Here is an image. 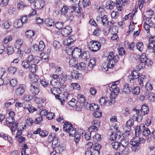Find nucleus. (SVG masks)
I'll list each match as a JSON object with an SVG mask.
<instances>
[{
  "label": "nucleus",
  "mask_w": 155,
  "mask_h": 155,
  "mask_svg": "<svg viewBox=\"0 0 155 155\" xmlns=\"http://www.w3.org/2000/svg\"><path fill=\"white\" fill-rule=\"evenodd\" d=\"M41 59L40 57L36 55L30 54L27 58L28 62L30 63H33L37 64Z\"/></svg>",
  "instance_id": "obj_9"
},
{
  "label": "nucleus",
  "mask_w": 155,
  "mask_h": 155,
  "mask_svg": "<svg viewBox=\"0 0 155 155\" xmlns=\"http://www.w3.org/2000/svg\"><path fill=\"white\" fill-rule=\"evenodd\" d=\"M129 144L128 139L124 138L120 141V147H128Z\"/></svg>",
  "instance_id": "obj_27"
},
{
  "label": "nucleus",
  "mask_w": 155,
  "mask_h": 155,
  "mask_svg": "<svg viewBox=\"0 0 155 155\" xmlns=\"http://www.w3.org/2000/svg\"><path fill=\"white\" fill-rule=\"evenodd\" d=\"M73 51V53L72 54V56L76 58H79L81 55V49L76 47L74 48Z\"/></svg>",
  "instance_id": "obj_17"
},
{
  "label": "nucleus",
  "mask_w": 155,
  "mask_h": 155,
  "mask_svg": "<svg viewBox=\"0 0 155 155\" xmlns=\"http://www.w3.org/2000/svg\"><path fill=\"white\" fill-rule=\"evenodd\" d=\"M110 85L111 86L110 88V90L111 91L110 97L111 98H115L120 91L119 88L116 85H112L111 84H108L109 87Z\"/></svg>",
  "instance_id": "obj_7"
},
{
  "label": "nucleus",
  "mask_w": 155,
  "mask_h": 155,
  "mask_svg": "<svg viewBox=\"0 0 155 155\" xmlns=\"http://www.w3.org/2000/svg\"><path fill=\"white\" fill-rule=\"evenodd\" d=\"M140 92V88L138 87H136L133 88L132 92L134 94L137 95Z\"/></svg>",
  "instance_id": "obj_60"
},
{
  "label": "nucleus",
  "mask_w": 155,
  "mask_h": 155,
  "mask_svg": "<svg viewBox=\"0 0 155 155\" xmlns=\"http://www.w3.org/2000/svg\"><path fill=\"white\" fill-rule=\"evenodd\" d=\"M141 128L143 135L145 136H148L151 134V132L149 129L146 127L145 125H141Z\"/></svg>",
  "instance_id": "obj_16"
},
{
  "label": "nucleus",
  "mask_w": 155,
  "mask_h": 155,
  "mask_svg": "<svg viewBox=\"0 0 155 155\" xmlns=\"http://www.w3.org/2000/svg\"><path fill=\"white\" fill-rule=\"evenodd\" d=\"M90 109L91 111H96L99 109L97 105L94 104H92L90 105Z\"/></svg>",
  "instance_id": "obj_59"
},
{
  "label": "nucleus",
  "mask_w": 155,
  "mask_h": 155,
  "mask_svg": "<svg viewBox=\"0 0 155 155\" xmlns=\"http://www.w3.org/2000/svg\"><path fill=\"white\" fill-rule=\"evenodd\" d=\"M134 110L135 111L136 113L132 116V119L131 120H133L134 122V121H136L138 122L141 121L143 117L141 115L139 114L140 112V110L137 109H134Z\"/></svg>",
  "instance_id": "obj_12"
},
{
  "label": "nucleus",
  "mask_w": 155,
  "mask_h": 155,
  "mask_svg": "<svg viewBox=\"0 0 155 155\" xmlns=\"http://www.w3.org/2000/svg\"><path fill=\"white\" fill-rule=\"evenodd\" d=\"M114 2L111 1H109L107 2L106 7L108 10L112 9L115 5Z\"/></svg>",
  "instance_id": "obj_23"
},
{
  "label": "nucleus",
  "mask_w": 155,
  "mask_h": 155,
  "mask_svg": "<svg viewBox=\"0 0 155 155\" xmlns=\"http://www.w3.org/2000/svg\"><path fill=\"white\" fill-rule=\"evenodd\" d=\"M122 91L124 93L127 94L130 93V90L128 84H125L123 85Z\"/></svg>",
  "instance_id": "obj_30"
},
{
  "label": "nucleus",
  "mask_w": 155,
  "mask_h": 155,
  "mask_svg": "<svg viewBox=\"0 0 155 155\" xmlns=\"http://www.w3.org/2000/svg\"><path fill=\"white\" fill-rule=\"evenodd\" d=\"M76 38L74 35H70L64 39L63 43L64 45L68 46V45L73 46V43L76 41Z\"/></svg>",
  "instance_id": "obj_8"
},
{
  "label": "nucleus",
  "mask_w": 155,
  "mask_h": 155,
  "mask_svg": "<svg viewBox=\"0 0 155 155\" xmlns=\"http://www.w3.org/2000/svg\"><path fill=\"white\" fill-rule=\"evenodd\" d=\"M15 121L14 118L11 117H8L6 118V124L8 127L10 126L11 124L14 123Z\"/></svg>",
  "instance_id": "obj_38"
},
{
  "label": "nucleus",
  "mask_w": 155,
  "mask_h": 155,
  "mask_svg": "<svg viewBox=\"0 0 155 155\" xmlns=\"http://www.w3.org/2000/svg\"><path fill=\"white\" fill-rule=\"evenodd\" d=\"M145 140L143 137H136L132 139L130 143V144L132 145L133 147L132 149L134 150H138L140 148L139 144L144 143Z\"/></svg>",
  "instance_id": "obj_2"
},
{
  "label": "nucleus",
  "mask_w": 155,
  "mask_h": 155,
  "mask_svg": "<svg viewBox=\"0 0 155 155\" xmlns=\"http://www.w3.org/2000/svg\"><path fill=\"white\" fill-rule=\"evenodd\" d=\"M96 61L94 58L90 59L88 65V68L92 69L95 65Z\"/></svg>",
  "instance_id": "obj_32"
},
{
  "label": "nucleus",
  "mask_w": 155,
  "mask_h": 155,
  "mask_svg": "<svg viewBox=\"0 0 155 155\" xmlns=\"http://www.w3.org/2000/svg\"><path fill=\"white\" fill-rule=\"evenodd\" d=\"M14 52V48L12 46H8L6 48V53L8 54H11Z\"/></svg>",
  "instance_id": "obj_55"
},
{
  "label": "nucleus",
  "mask_w": 155,
  "mask_h": 155,
  "mask_svg": "<svg viewBox=\"0 0 155 155\" xmlns=\"http://www.w3.org/2000/svg\"><path fill=\"white\" fill-rule=\"evenodd\" d=\"M140 75L139 72L138 71L134 70L132 71L131 75L128 77L127 81L128 82L134 85L137 81V78H139Z\"/></svg>",
  "instance_id": "obj_4"
},
{
  "label": "nucleus",
  "mask_w": 155,
  "mask_h": 155,
  "mask_svg": "<svg viewBox=\"0 0 155 155\" xmlns=\"http://www.w3.org/2000/svg\"><path fill=\"white\" fill-rule=\"evenodd\" d=\"M111 144L113 148L115 150H117L119 148V149H120V143L119 142L116 141L113 142Z\"/></svg>",
  "instance_id": "obj_48"
},
{
  "label": "nucleus",
  "mask_w": 155,
  "mask_h": 155,
  "mask_svg": "<svg viewBox=\"0 0 155 155\" xmlns=\"http://www.w3.org/2000/svg\"><path fill=\"white\" fill-rule=\"evenodd\" d=\"M118 129V125L115 123H114L110 126V132L113 133H116L117 132H119Z\"/></svg>",
  "instance_id": "obj_19"
},
{
  "label": "nucleus",
  "mask_w": 155,
  "mask_h": 155,
  "mask_svg": "<svg viewBox=\"0 0 155 155\" xmlns=\"http://www.w3.org/2000/svg\"><path fill=\"white\" fill-rule=\"evenodd\" d=\"M74 48V46H71L70 45H68V46H67L66 48L67 53L69 55H72Z\"/></svg>",
  "instance_id": "obj_25"
},
{
  "label": "nucleus",
  "mask_w": 155,
  "mask_h": 155,
  "mask_svg": "<svg viewBox=\"0 0 155 155\" xmlns=\"http://www.w3.org/2000/svg\"><path fill=\"white\" fill-rule=\"evenodd\" d=\"M78 101L81 103H83L85 101V97L84 96L81 94H78L77 96Z\"/></svg>",
  "instance_id": "obj_37"
},
{
  "label": "nucleus",
  "mask_w": 155,
  "mask_h": 155,
  "mask_svg": "<svg viewBox=\"0 0 155 155\" xmlns=\"http://www.w3.org/2000/svg\"><path fill=\"white\" fill-rule=\"evenodd\" d=\"M149 97L150 99V101L152 102L155 101V93L151 92L150 93Z\"/></svg>",
  "instance_id": "obj_64"
},
{
  "label": "nucleus",
  "mask_w": 155,
  "mask_h": 155,
  "mask_svg": "<svg viewBox=\"0 0 155 155\" xmlns=\"http://www.w3.org/2000/svg\"><path fill=\"white\" fill-rule=\"evenodd\" d=\"M69 64L70 67H75L77 65L78 62L74 58H72L70 60Z\"/></svg>",
  "instance_id": "obj_31"
},
{
  "label": "nucleus",
  "mask_w": 155,
  "mask_h": 155,
  "mask_svg": "<svg viewBox=\"0 0 155 155\" xmlns=\"http://www.w3.org/2000/svg\"><path fill=\"white\" fill-rule=\"evenodd\" d=\"M72 29L71 27L69 26H66L61 31L62 35L64 36H68L71 32Z\"/></svg>",
  "instance_id": "obj_14"
},
{
  "label": "nucleus",
  "mask_w": 155,
  "mask_h": 155,
  "mask_svg": "<svg viewBox=\"0 0 155 155\" xmlns=\"http://www.w3.org/2000/svg\"><path fill=\"white\" fill-rule=\"evenodd\" d=\"M12 39V36H8L5 38L3 41L5 44H7L11 41Z\"/></svg>",
  "instance_id": "obj_63"
},
{
  "label": "nucleus",
  "mask_w": 155,
  "mask_h": 155,
  "mask_svg": "<svg viewBox=\"0 0 155 155\" xmlns=\"http://www.w3.org/2000/svg\"><path fill=\"white\" fill-rule=\"evenodd\" d=\"M102 114V112L98 109V110L95 111L93 114L96 118H99L101 116Z\"/></svg>",
  "instance_id": "obj_51"
},
{
  "label": "nucleus",
  "mask_w": 155,
  "mask_h": 155,
  "mask_svg": "<svg viewBox=\"0 0 155 155\" xmlns=\"http://www.w3.org/2000/svg\"><path fill=\"white\" fill-rule=\"evenodd\" d=\"M55 26L59 30L63 27L64 23L61 21H58L55 23Z\"/></svg>",
  "instance_id": "obj_58"
},
{
  "label": "nucleus",
  "mask_w": 155,
  "mask_h": 155,
  "mask_svg": "<svg viewBox=\"0 0 155 155\" xmlns=\"http://www.w3.org/2000/svg\"><path fill=\"white\" fill-rule=\"evenodd\" d=\"M34 35V32L31 30L27 31L25 33V35L28 38H31Z\"/></svg>",
  "instance_id": "obj_40"
},
{
  "label": "nucleus",
  "mask_w": 155,
  "mask_h": 155,
  "mask_svg": "<svg viewBox=\"0 0 155 155\" xmlns=\"http://www.w3.org/2000/svg\"><path fill=\"white\" fill-rule=\"evenodd\" d=\"M30 63L29 62H28V60L27 59L22 61L21 65L24 69H27L30 66Z\"/></svg>",
  "instance_id": "obj_28"
},
{
  "label": "nucleus",
  "mask_w": 155,
  "mask_h": 155,
  "mask_svg": "<svg viewBox=\"0 0 155 155\" xmlns=\"http://www.w3.org/2000/svg\"><path fill=\"white\" fill-rule=\"evenodd\" d=\"M74 136V141L76 143H78L81 138V134H79V132H75V134H73V136Z\"/></svg>",
  "instance_id": "obj_42"
},
{
  "label": "nucleus",
  "mask_w": 155,
  "mask_h": 155,
  "mask_svg": "<svg viewBox=\"0 0 155 155\" xmlns=\"http://www.w3.org/2000/svg\"><path fill=\"white\" fill-rule=\"evenodd\" d=\"M145 89L147 91L153 89L152 82L150 81H148L147 82L145 85Z\"/></svg>",
  "instance_id": "obj_49"
},
{
  "label": "nucleus",
  "mask_w": 155,
  "mask_h": 155,
  "mask_svg": "<svg viewBox=\"0 0 155 155\" xmlns=\"http://www.w3.org/2000/svg\"><path fill=\"white\" fill-rule=\"evenodd\" d=\"M119 150L121 153L124 155H127L129 153V147H120Z\"/></svg>",
  "instance_id": "obj_22"
},
{
  "label": "nucleus",
  "mask_w": 155,
  "mask_h": 155,
  "mask_svg": "<svg viewBox=\"0 0 155 155\" xmlns=\"http://www.w3.org/2000/svg\"><path fill=\"white\" fill-rule=\"evenodd\" d=\"M107 97H101L99 100V102L101 106L105 105L106 103L108 102L107 100Z\"/></svg>",
  "instance_id": "obj_39"
},
{
  "label": "nucleus",
  "mask_w": 155,
  "mask_h": 155,
  "mask_svg": "<svg viewBox=\"0 0 155 155\" xmlns=\"http://www.w3.org/2000/svg\"><path fill=\"white\" fill-rule=\"evenodd\" d=\"M35 101H36L37 103H38L40 104H44L45 101V99L41 97H36L35 99Z\"/></svg>",
  "instance_id": "obj_56"
},
{
  "label": "nucleus",
  "mask_w": 155,
  "mask_h": 155,
  "mask_svg": "<svg viewBox=\"0 0 155 155\" xmlns=\"http://www.w3.org/2000/svg\"><path fill=\"white\" fill-rule=\"evenodd\" d=\"M77 68L78 70H83L85 69L86 65L84 62L80 63L78 65L77 64Z\"/></svg>",
  "instance_id": "obj_54"
},
{
  "label": "nucleus",
  "mask_w": 155,
  "mask_h": 155,
  "mask_svg": "<svg viewBox=\"0 0 155 155\" xmlns=\"http://www.w3.org/2000/svg\"><path fill=\"white\" fill-rule=\"evenodd\" d=\"M36 64H30V66L28 68L30 71L32 73H34L36 72Z\"/></svg>",
  "instance_id": "obj_46"
},
{
  "label": "nucleus",
  "mask_w": 155,
  "mask_h": 155,
  "mask_svg": "<svg viewBox=\"0 0 155 155\" xmlns=\"http://www.w3.org/2000/svg\"><path fill=\"white\" fill-rule=\"evenodd\" d=\"M30 78V81L33 83H36L38 80V76L37 75L34 74L31 75Z\"/></svg>",
  "instance_id": "obj_43"
},
{
  "label": "nucleus",
  "mask_w": 155,
  "mask_h": 155,
  "mask_svg": "<svg viewBox=\"0 0 155 155\" xmlns=\"http://www.w3.org/2000/svg\"><path fill=\"white\" fill-rule=\"evenodd\" d=\"M23 23L21 21L20 19H16L13 25L14 27L16 28L21 27L23 25Z\"/></svg>",
  "instance_id": "obj_34"
},
{
  "label": "nucleus",
  "mask_w": 155,
  "mask_h": 155,
  "mask_svg": "<svg viewBox=\"0 0 155 155\" xmlns=\"http://www.w3.org/2000/svg\"><path fill=\"white\" fill-rule=\"evenodd\" d=\"M61 87H54L51 89L49 91L48 90V91L55 95L56 98L58 99L59 97V94L61 93Z\"/></svg>",
  "instance_id": "obj_10"
},
{
  "label": "nucleus",
  "mask_w": 155,
  "mask_h": 155,
  "mask_svg": "<svg viewBox=\"0 0 155 155\" xmlns=\"http://www.w3.org/2000/svg\"><path fill=\"white\" fill-rule=\"evenodd\" d=\"M77 102V101L74 99L72 98L68 102V104L70 106L74 107L76 105Z\"/></svg>",
  "instance_id": "obj_61"
},
{
  "label": "nucleus",
  "mask_w": 155,
  "mask_h": 155,
  "mask_svg": "<svg viewBox=\"0 0 155 155\" xmlns=\"http://www.w3.org/2000/svg\"><path fill=\"white\" fill-rule=\"evenodd\" d=\"M17 70V69L16 68L13 66H10L8 68V71L9 73L12 74H14Z\"/></svg>",
  "instance_id": "obj_45"
},
{
  "label": "nucleus",
  "mask_w": 155,
  "mask_h": 155,
  "mask_svg": "<svg viewBox=\"0 0 155 155\" xmlns=\"http://www.w3.org/2000/svg\"><path fill=\"white\" fill-rule=\"evenodd\" d=\"M75 129L72 124L68 122H65L63 125L64 131L68 132L70 136H73V134H74L75 132Z\"/></svg>",
  "instance_id": "obj_5"
},
{
  "label": "nucleus",
  "mask_w": 155,
  "mask_h": 155,
  "mask_svg": "<svg viewBox=\"0 0 155 155\" xmlns=\"http://www.w3.org/2000/svg\"><path fill=\"white\" fill-rule=\"evenodd\" d=\"M55 73V74H51L50 76L52 78L57 79L59 77V75L63 73L61 68L60 67L56 66Z\"/></svg>",
  "instance_id": "obj_13"
},
{
  "label": "nucleus",
  "mask_w": 155,
  "mask_h": 155,
  "mask_svg": "<svg viewBox=\"0 0 155 155\" xmlns=\"http://www.w3.org/2000/svg\"><path fill=\"white\" fill-rule=\"evenodd\" d=\"M142 131L141 125L140 126H137L135 128V135L137 137H138L140 133V131Z\"/></svg>",
  "instance_id": "obj_52"
},
{
  "label": "nucleus",
  "mask_w": 155,
  "mask_h": 155,
  "mask_svg": "<svg viewBox=\"0 0 155 155\" xmlns=\"http://www.w3.org/2000/svg\"><path fill=\"white\" fill-rule=\"evenodd\" d=\"M101 21L103 25L104 26H107L108 21L107 15H104L101 18Z\"/></svg>",
  "instance_id": "obj_50"
},
{
  "label": "nucleus",
  "mask_w": 155,
  "mask_h": 155,
  "mask_svg": "<svg viewBox=\"0 0 155 155\" xmlns=\"http://www.w3.org/2000/svg\"><path fill=\"white\" fill-rule=\"evenodd\" d=\"M89 0H80L78 5H82L83 7H86L89 5Z\"/></svg>",
  "instance_id": "obj_29"
},
{
  "label": "nucleus",
  "mask_w": 155,
  "mask_h": 155,
  "mask_svg": "<svg viewBox=\"0 0 155 155\" xmlns=\"http://www.w3.org/2000/svg\"><path fill=\"white\" fill-rule=\"evenodd\" d=\"M30 91L32 94L34 95H36L38 94L39 92V90L38 87L35 85L31 84L30 87Z\"/></svg>",
  "instance_id": "obj_21"
},
{
  "label": "nucleus",
  "mask_w": 155,
  "mask_h": 155,
  "mask_svg": "<svg viewBox=\"0 0 155 155\" xmlns=\"http://www.w3.org/2000/svg\"><path fill=\"white\" fill-rule=\"evenodd\" d=\"M141 112L142 116H144L147 114L149 112L148 108L145 105H143L141 107Z\"/></svg>",
  "instance_id": "obj_26"
},
{
  "label": "nucleus",
  "mask_w": 155,
  "mask_h": 155,
  "mask_svg": "<svg viewBox=\"0 0 155 155\" xmlns=\"http://www.w3.org/2000/svg\"><path fill=\"white\" fill-rule=\"evenodd\" d=\"M69 6L65 5L61 7L60 10L61 15L64 16L67 20L72 21L74 19V17L71 13L68 14Z\"/></svg>",
  "instance_id": "obj_3"
},
{
  "label": "nucleus",
  "mask_w": 155,
  "mask_h": 155,
  "mask_svg": "<svg viewBox=\"0 0 155 155\" xmlns=\"http://www.w3.org/2000/svg\"><path fill=\"white\" fill-rule=\"evenodd\" d=\"M136 48L139 51H142L143 48V45L141 42H139L136 44Z\"/></svg>",
  "instance_id": "obj_53"
},
{
  "label": "nucleus",
  "mask_w": 155,
  "mask_h": 155,
  "mask_svg": "<svg viewBox=\"0 0 155 155\" xmlns=\"http://www.w3.org/2000/svg\"><path fill=\"white\" fill-rule=\"evenodd\" d=\"M67 75L65 74H63L61 76L59 79V81L61 84V85L63 84L67 80Z\"/></svg>",
  "instance_id": "obj_41"
},
{
  "label": "nucleus",
  "mask_w": 155,
  "mask_h": 155,
  "mask_svg": "<svg viewBox=\"0 0 155 155\" xmlns=\"http://www.w3.org/2000/svg\"><path fill=\"white\" fill-rule=\"evenodd\" d=\"M53 46L56 49H58L61 47V45L58 41H55L53 42Z\"/></svg>",
  "instance_id": "obj_57"
},
{
  "label": "nucleus",
  "mask_w": 155,
  "mask_h": 155,
  "mask_svg": "<svg viewBox=\"0 0 155 155\" xmlns=\"http://www.w3.org/2000/svg\"><path fill=\"white\" fill-rule=\"evenodd\" d=\"M45 2L42 0H36L35 2V7L36 9L42 8L45 5Z\"/></svg>",
  "instance_id": "obj_15"
},
{
  "label": "nucleus",
  "mask_w": 155,
  "mask_h": 155,
  "mask_svg": "<svg viewBox=\"0 0 155 155\" xmlns=\"http://www.w3.org/2000/svg\"><path fill=\"white\" fill-rule=\"evenodd\" d=\"M89 49L93 52H96L101 48V45L98 42L93 40L90 41L88 44Z\"/></svg>",
  "instance_id": "obj_6"
},
{
  "label": "nucleus",
  "mask_w": 155,
  "mask_h": 155,
  "mask_svg": "<svg viewBox=\"0 0 155 155\" xmlns=\"http://www.w3.org/2000/svg\"><path fill=\"white\" fill-rule=\"evenodd\" d=\"M120 132H117L116 133H111L110 135V140L111 141L114 140L117 138L119 139L120 137Z\"/></svg>",
  "instance_id": "obj_24"
},
{
  "label": "nucleus",
  "mask_w": 155,
  "mask_h": 155,
  "mask_svg": "<svg viewBox=\"0 0 155 155\" xmlns=\"http://www.w3.org/2000/svg\"><path fill=\"white\" fill-rule=\"evenodd\" d=\"M38 46L39 50L42 51L45 47V45L43 41H41L39 42Z\"/></svg>",
  "instance_id": "obj_62"
},
{
  "label": "nucleus",
  "mask_w": 155,
  "mask_h": 155,
  "mask_svg": "<svg viewBox=\"0 0 155 155\" xmlns=\"http://www.w3.org/2000/svg\"><path fill=\"white\" fill-rule=\"evenodd\" d=\"M116 6L117 10L118 11H121L123 8L120 0H117L116 2Z\"/></svg>",
  "instance_id": "obj_47"
},
{
  "label": "nucleus",
  "mask_w": 155,
  "mask_h": 155,
  "mask_svg": "<svg viewBox=\"0 0 155 155\" xmlns=\"http://www.w3.org/2000/svg\"><path fill=\"white\" fill-rule=\"evenodd\" d=\"M23 40L22 39L18 38L16 39L14 43V46L17 49H19L23 43Z\"/></svg>",
  "instance_id": "obj_20"
},
{
  "label": "nucleus",
  "mask_w": 155,
  "mask_h": 155,
  "mask_svg": "<svg viewBox=\"0 0 155 155\" xmlns=\"http://www.w3.org/2000/svg\"><path fill=\"white\" fill-rule=\"evenodd\" d=\"M119 59L117 55H114L113 52H110L109 54L107 61L108 63L103 62L101 65L102 70L104 71H107L108 68H112L114 66L115 63L117 62Z\"/></svg>",
  "instance_id": "obj_1"
},
{
  "label": "nucleus",
  "mask_w": 155,
  "mask_h": 155,
  "mask_svg": "<svg viewBox=\"0 0 155 155\" xmlns=\"http://www.w3.org/2000/svg\"><path fill=\"white\" fill-rule=\"evenodd\" d=\"M155 47L154 43H149L147 45V52H153V48Z\"/></svg>",
  "instance_id": "obj_36"
},
{
  "label": "nucleus",
  "mask_w": 155,
  "mask_h": 155,
  "mask_svg": "<svg viewBox=\"0 0 155 155\" xmlns=\"http://www.w3.org/2000/svg\"><path fill=\"white\" fill-rule=\"evenodd\" d=\"M50 84L54 87H61L62 86L59 81H58L56 79L54 78L52 79L51 81Z\"/></svg>",
  "instance_id": "obj_18"
},
{
  "label": "nucleus",
  "mask_w": 155,
  "mask_h": 155,
  "mask_svg": "<svg viewBox=\"0 0 155 155\" xmlns=\"http://www.w3.org/2000/svg\"><path fill=\"white\" fill-rule=\"evenodd\" d=\"M125 45H127V46H128V48L130 50H133L135 46V43L133 42L129 45L128 41H125Z\"/></svg>",
  "instance_id": "obj_44"
},
{
  "label": "nucleus",
  "mask_w": 155,
  "mask_h": 155,
  "mask_svg": "<svg viewBox=\"0 0 155 155\" xmlns=\"http://www.w3.org/2000/svg\"><path fill=\"white\" fill-rule=\"evenodd\" d=\"M26 86L24 84L20 85L15 90L16 94L18 96L22 95L25 92Z\"/></svg>",
  "instance_id": "obj_11"
},
{
  "label": "nucleus",
  "mask_w": 155,
  "mask_h": 155,
  "mask_svg": "<svg viewBox=\"0 0 155 155\" xmlns=\"http://www.w3.org/2000/svg\"><path fill=\"white\" fill-rule=\"evenodd\" d=\"M44 22L47 26H52L54 25V21L52 19L47 18Z\"/></svg>",
  "instance_id": "obj_35"
},
{
  "label": "nucleus",
  "mask_w": 155,
  "mask_h": 155,
  "mask_svg": "<svg viewBox=\"0 0 155 155\" xmlns=\"http://www.w3.org/2000/svg\"><path fill=\"white\" fill-rule=\"evenodd\" d=\"M138 81L140 85L141 86H142L143 85V82L146 81V79L145 76L143 75H141L139 76L138 78Z\"/></svg>",
  "instance_id": "obj_33"
}]
</instances>
